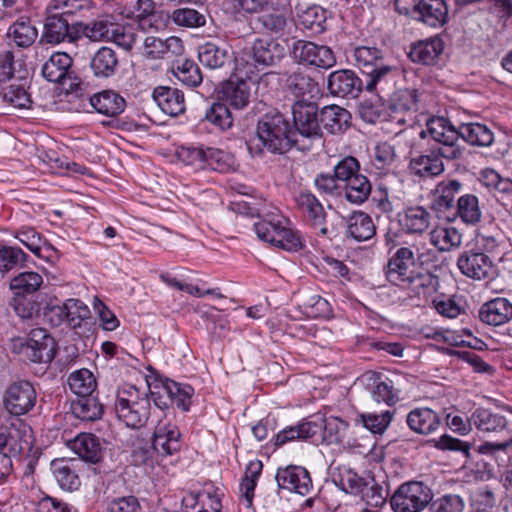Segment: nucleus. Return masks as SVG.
<instances>
[{"label": "nucleus", "mask_w": 512, "mask_h": 512, "mask_svg": "<svg viewBox=\"0 0 512 512\" xmlns=\"http://www.w3.org/2000/svg\"><path fill=\"white\" fill-rule=\"evenodd\" d=\"M356 66L366 76L364 90L384 93L394 81L393 67L385 62V53L376 46H358L353 51Z\"/></svg>", "instance_id": "f257e3e1"}, {"label": "nucleus", "mask_w": 512, "mask_h": 512, "mask_svg": "<svg viewBox=\"0 0 512 512\" xmlns=\"http://www.w3.org/2000/svg\"><path fill=\"white\" fill-rule=\"evenodd\" d=\"M470 422L481 432L486 433L496 441H487L482 444L479 451L482 453L504 451L512 446V431L508 427L506 418L488 409H476Z\"/></svg>", "instance_id": "f03ea898"}, {"label": "nucleus", "mask_w": 512, "mask_h": 512, "mask_svg": "<svg viewBox=\"0 0 512 512\" xmlns=\"http://www.w3.org/2000/svg\"><path fill=\"white\" fill-rule=\"evenodd\" d=\"M114 408L117 418L127 427L141 428L150 415V400L146 394L140 395L135 386L128 385L117 391Z\"/></svg>", "instance_id": "7ed1b4c3"}, {"label": "nucleus", "mask_w": 512, "mask_h": 512, "mask_svg": "<svg viewBox=\"0 0 512 512\" xmlns=\"http://www.w3.org/2000/svg\"><path fill=\"white\" fill-rule=\"evenodd\" d=\"M303 138L321 137V130H256L253 138L248 143L251 153H257L266 149L271 153H285L293 145L297 144V136Z\"/></svg>", "instance_id": "20e7f679"}, {"label": "nucleus", "mask_w": 512, "mask_h": 512, "mask_svg": "<svg viewBox=\"0 0 512 512\" xmlns=\"http://www.w3.org/2000/svg\"><path fill=\"white\" fill-rule=\"evenodd\" d=\"M394 6L399 14L432 28H440L448 21V7L444 0H394Z\"/></svg>", "instance_id": "39448f33"}, {"label": "nucleus", "mask_w": 512, "mask_h": 512, "mask_svg": "<svg viewBox=\"0 0 512 512\" xmlns=\"http://www.w3.org/2000/svg\"><path fill=\"white\" fill-rule=\"evenodd\" d=\"M254 228L259 239L283 250L296 252L304 246L301 234L289 227L285 219H264L255 223Z\"/></svg>", "instance_id": "423d86ee"}, {"label": "nucleus", "mask_w": 512, "mask_h": 512, "mask_svg": "<svg viewBox=\"0 0 512 512\" xmlns=\"http://www.w3.org/2000/svg\"><path fill=\"white\" fill-rule=\"evenodd\" d=\"M413 251L408 247L399 248L386 266V278L389 282L398 286L426 287L431 283L430 275H413L410 270L414 266Z\"/></svg>", "instance_id": "0eeeda50"}, {"label": "nucleus", "mask_w": 512, "mask_h": 512, "mask_svg": "<svg viewBox=\"0 0 512 512\" xmlns=\"http://www.w3.org/2000/svg\"><path fill=\"white\" fill-rule=\"evenodd\" d=\"M433 498L431 489L423 482L401 484L393 493L390 505L394 512H421Z\"/></svg>", "instance_id": "6e6552de"}, {"label": "nucleus", "mask_w": 512, "mask_h": 512, "mask_svg": "<svg viewBox=\"0 0 512 512\" xmlns=\"http://www.w3.org/2000/svg\"><path fill=\"white\" fill-rule=\"evenodd\" d=\"M293 23L292 12L286 0H274L258 17L261 30L277 37L289 35Z\"/></svg>", "instance_id": "1a4fd4ad"}, {"label": "nucleus", "mask_w": 512, "mask_h": 512, "mask_svg": "<svg viewBox=\"0 0 512 512\" xmlns=\"http://www.w3.org/2000/svg\"><path fill=\"white\" fill-rule=\"evenodd\" d=\"M292 55L297 62L318 68L328 69L336 63L334 53L328 46L305 40L293 43Z\"/></svg>", "instance_id": "9d476101"}, {"label": "nucleus", "mask_w": 512, "mask_h": 512, "mask_svg": "<svg viewBox=\"0 0 512 512\" xmlns=\"http://www.w3.org/2000/svg\"><path fill=\"white\" fill-rule=\"evenodd\" d=\"M21 353L30 361L49 363L55 355L54 339L42 328L31 330L26 343L21 344Z\"/></svg>", "instance_id": "9b49d317"}, {"label": "nucleus", "mask_w": 512, "mask_h": 512, "mask_svg": "<svg viewBox=\"0 0 512 512\" xmlns=\"http://www.w3.org/2000/svg\"><path fill=\"white\" fill-rule=\"evenodd\" d=\"M36 391L28 381L12 383L6 390L4 404L7 411L13 415H24L35 405Z\"/></svg>", "instance_id": "f8f14e48"}, {"label": "nucleus", "mask_w": 512, "mask_h": 512, "mask_svg": "<svg viewBox=\"0 0 512 512\" xmlns=\"http://www.w3.org/2000/svg\"><path fill=\"white\" fill-rule=\"evenodd\" d=\"M135 20L144 32L163 31L170 22V14L156 9L154 0H138L135 6Z\"/></svg>", "instance_id": "ddd939ff"}, {"label": "nucleus", "mask_w": 512, "mask_h": 512, "mask_svg": "<svg viewBox=\"0 0 512 512\" xmlns=\"http://www.w3.org/2000/svg\"><path fill=\"white\" fill-rule=\"evenodd\" d=\"M363 82L352 70H337L328 76L327 88L330 94L355 99L364 89Z\"/></svg>", "instance_id": "4468645a"}, {"label": "nucleus", "mask_w": 512, "mask_h": 512, "mask_svg": "<svg viewBox=\"0 0 512 512\" xmlns=\"http://www.w3.org/2000/svg\"><path fill=\"white\" fill-rule=\"evenodd\" d=\"M46 13L42 40L49 44H59L65 41L74 42L77 39L76 32L65 15L48 11Z\"/></svg>", "instance_id": "2eb2a0df"}, {"label": "nucleus", "mask_w": 512, "mask_h": 512, "mask_svg": "<svg viewBox=\"0 0 512 512\" xmlns=\"http://www.w3.org/2000/svg\"><path fill=\"white\" fill-rule=\"evenodd\" d=\"M276 481L281 489L307 495L312 488V480L308 471L301 466L289 465L285 468H278Z\"/></svg>", "instance_id": "dca6fc26"}, {"label": "nucleus", "mask_w": 512, "mask_h": 512, "mask_svg": "<svg viewBox=\"0 0 512 512\" xmlns=\"http://www.w3.org/2000/svg\"><path fill=\"white\" fill-rule=\"evenodd\" d=\"M180 436L176 425L166 418L160 419L153 433V449L163 456L172 455L180 449Z\"/></svg>", "instance_id": "f3484780"}, {"label": "nucleus", "mask_w": 512, "mask_h": 512, "mask_svg": "<svg viewBox=\"0 0 512 512\" xmlns=\"http://www.w3.org/2000/svg\"><path fill=\"white\" fill-rule=\"evenodd\" d=\"M183 51V42L176 36L168 37L165 40L147 36L143 41V55L149 59L171 58L181 55Z\"/></svg>", "instance_id": "a211bd4d"}, {"label": "nucleus", "mask_w": 512, "mask_h": 512, "mask_svg": "<svg viewBox=\"0 0 512 512\" xmlns=\"http://www.w3.org/2000/svg\"><path fill=\"white\" fill-rule=\"evenodd\" d=\"M459 270L467 277L481 280L487 278L492 271V261L484 253L466 252L457 261Z\"/></svg>", "instance_id": "6ab92c4d"}, {"label": "nucleus", "mask_w": 512, "mask_h": 512, "mask_svg": "<svg viewBox=\"0 0 512 512\" xmlns=\"http://www.w3.org/2000/svg\"><path fill=\"white\" fill-rule=\"evenodd\" d=\"M296 202L311 225L315 229L318 228L322 236H327L328 228L325 225L326 213L318 199L309 192H301L296 197Z\"/></svg>", "instance_id": "aec40b11"}, {"label": "nucleus", "mask_w": 512, "mask_h": 512, "mask_svg": "<svg viewBox=\"0 0 512 512\" xmlns=\"http://www.w3.org/2000/svg\"><path fill=\"white\" fill-rule=\"evenodd\" d=\"M418 102V94L415 89L399 90L394 99V103L390 107V121L396 125H404L408 118L412 119V111L416 110Z\"/></svg>", "instance_id": "412c9836"}, {"label": "nucleus", "mask_w": 512, "mask_h": 512, "mask_svg": "<svg viewBox=\"0 0 512 512\" xmlns=\"http://www.w3.org/2000/svg\"><path fill=\"white\" fill-rule=\"evenodd\" d=\"M479 318L488 325H503L512 319V304L501 297L487 301L479 310Z\"/></svg>", "instance_id": "4be33fe9"}, {"label": "nucleus", "mask_w": 512, "mask_h": 512, "mask_svg": "<svg viewBox=\"0 0 512 512\" xmlns=\"http://www.w3.org/2000/svg\"><path fill=\"white\" fill-rule=\"evenodd\" d=\"M253 59L257 64L272 66L285 56V47L273 38H258L252 46Z\"/></svg>", "instance_id": "5701e85b"}, {"label": "nucleus", "mask_w": 512, "mask_h": 512, "mask_svg": "<svg viewBox=\"0 0 512 512\" xmlns=\"http://www.w3.org/2000/svg\"><path fill=\"white\" fill-rule=\"evenodd\" d=\"M152 98L157 106L167 115L177 116L185 111V101L182 91L168 87H155Z\"/></svg>", "instance_id": "b1692460"}, {"label": "nucleus", "mask_w": 512, "mask_h": 512, "mask_svg": "<svg viewBox=\"0 0 512 512\" xmlns=\"http://www.w3.org/2000/svg\"><path fill=\"white\" fill-rule=\"evenodd\" d=\"M296 15L299 24L313 34H320L326 29V12L318 5L298 4Z\"/></svg>", "instance_id": "393cba45"}, {"label": "nucleus", "mask_w": 512, "mask_h": 512, "mask_svg": "<svg viewBox=\"0 0 512 512\" xmlns=\"http://www.w3.org/2000/svg\"><path fill=\"white\" fill-rule=\"evenodd\" d=\"M91 106L101 114L114 117L121 114L125 107V99L112 90H104L90 97Z\"/></svg>", "instance_id": "a878e982"}, {"label": "nucleus", "mask_w": 512, "mask_h": 512, "mask_svg": "<svg viewBox=\"0 0 512 512\" xmlns=\"http://www.w3.org/2000/svg\"><path fill=\"white\" fill-rule=\"evenodd\" d=\"M462 189L458 180H448L438 183L433 190L432 208L444 213L455 208L454 198Z\"/></svg>", "instance_id": "bb28decb"}, {"label": "nucleus", "mask_w": 512, "mask_h": 512, "mask_svg": "<svg viewBox=\"0 0 512 512\" xmlns=\"http://www.w3.org/2000/svg\"><path fill=\"white\" fill-rule=\"evenodd\" d=\"M72 58L64 52L53 53L42 66V75L49 82L60 83L68 75Z\"/></svg>", "instance_id": "cd10ccee"}, {"label": "nucleus", "mask_w": 512, "mask_h": 512, "mask_svg": "<svg viewBox=\"0 0 512 512\" xmlns=\"http://www.w3.org/2000/svg\"><path fill=\"white\" fill-rule=\"evenodd\" d=\"M407 424L419 434H430L441 424L440 417L430 408H416L407 415Z\"/></svg>", "instance_id": "c85d7f7f"}, {"label": "nucleus", "mask_w": 512, "mask_h": 512, "mask_svg": "<svg viewBox=\"0 0 512 512\" xmlns=\"http://www.w3.org/2000/svg\"><path fill=\"white\" fill-rule=\"evenodd\" d=\"M90 67L97 78H110L115 75L118 68V57L110 47H101L93 55Z\"/></svg>", "instance_id": "c756f323"}, {"label": "nucleus", "mask_w": 512, "mask_h": 512, "mask_svg": "<svg viewBox=\"0 0 512 512\" xmlns=\"http://www.w3.org/2000/svg\"><path fill=\"white\" fill-rule=\"evenodd\" d=\"M430 242L440 252H450L461 246L462 234L449 225L436 226L430 232Z\"/></svg>", "instance_id": "7c9ffc66"}, {"label": "nucleus", "mask_w": 512, "mask_h": 512, "mask_svg": "<svg viewBox=\"0 0 512 512\" xmlns=\"http://www.w3.org/2000/svg\"><path fill=\"white\" fill-rule=\"evenodd\" d=\"M427 132H432L433 140L440 144L437 151L441 157L452 160L462 156L458 140L463 130H428Z\"/></svg>", "instance_id": "2f4dec72"}, {"label": "nucleus", "mask_w": 512, "mask_h": 512, "mask_svg": "<svg viewBox=\"0 0 512 512\" xmlns=\"http://www.w3.org/2000/svg\"><path fill=\"white\" fill-rule=\"evenodd\" d=\"M222 98L236 108H243L250 97L249 83L237 77L229 78L222 87Z\"/></svg>", "instance_id": "473e14b6"}, {"label": "nucleus", "mask_w": 512, "mask_h": 512, "mask_svg": "<svg viewBox=\"0 0 512 512\" xmlns=\"http://www.w3.org/2000/svg\"><path fill=\"white\" fill-rule=\"evenodd\" d=\"M443 42L438 37H433L414 44L409 56L413 62L424 65L433 64L443 52Z\"/></svg>", "instance_id": "72a5a7b5"}, {"label": "nucleus", "mask_w": 512, "mask_h": 512, "mask_svg": "<svg viewBox=\"0 0 512 512\" xmlns=\"http://www.w3.org/2000/svg\"><path fill=\"white\" fill-rule=\"evenodd\" d=\"M320 423L304 420L295 426H289L280 431L275 438V445L282 446L289 441L307 440L319 432Z\"/></svg>", "instance_id": "f704fd0d"}, {"label": "nucleus", "mask_w": 512, "mask_h": 512, "mask_svg": "<svg viewBox=\"0 0 512 512\" xmlns=\"http://www.w3.org/2000/svg\"><path fill=\"white\" fill-rule=\"evenodd\" d=\"M71 449L87 462L97 463L102 457L99 439L90 433H82L71 442Z\"/></svg>", "instance_id": "c9c22d12"}, {"label": "nucleus", "mask_w": 512, "mask_h": 512, "mask_svg": "<svg viewBox=\"0 0 512 512\" xmlns=\"http://www.w3.org/2000/svg\"><path fill=\"white\" fill-rule=\"evenodd\" d=\"M71 410L76 418L84 422H94L103 415V405L93 395L78 397L71 403Z\"/></svg>", "instance_id": "e433bc0d"}, {"label": "nucleus", "mask_w": 512, "mask_h": 512, "mask_svg": "<svg viewBox=\"0 0 512 512\" xmlns=\"http://www.w3.org/2000/svg\"><path fill=\"white\" fill-rule=\"evenodd\" d=\"M409 170L415 176L430 178L440 175L444 171V164L440 155H421L410 161Z\"/></svg>", "instance_id": "4c0bfd02"}, {"label": "nucleus", "mask_w": 512, "mask_h": 512, "mask_svg": "<svg viewBox=\"0 0 512 512\" xmlns=\"http://www.w3.org/2000/svg\"><path fill=\"white\" fill-rule=\"evenodd\" d=\"M294 128H319L317 106L310 102L297 101L291 108Z\"/></svg>", "instance_id": "58836bf2"}, {"label": "nucleus", "mask_w": 512, "mask_h": 512, "mask_svg": "<svg viewBox=\"0 0 512 512\" xmlns=\"http://www.w3.org/2000/svg\"><path fill=\"white\" fill-rule=\"evenodd\" d=\"M198 59L205 67L217 69L229 60V52L225 46L206 42L198 48Z\"/></svg>", "instance_id": "ea45409f"}, {"label": "nucleus", "mask_w": 512, "mask_h": 512, "mask_svg": "<svg viewBox=\"0 0 512 512\" xmlns=\"http://www.w3.org/2000/svg\"><path fill=\"white\" fill-rule=\"evenodd\" d=\"M6 35L10 43L21 48H26L35 42L38 31L30 21L20 19L10 25Z\"/></svg>", "instance_id": "a19ab883"}, {"label": "nucleus", "mask_w": 512, "mask_h": 512, "mask_svg": "<svg viewBox=\"0 0 512 512\" xmlns=\"http://www.w3.org/2000/svg\"><path fill=\"white\" fill-rule=\"evenodd\" d=\"M375 232L376 227L368 214L356 212L349 217L347 233L355 240L359 242L369 240Z\"/></svg>", "instance_id": "79ce46f5"}, {"label": "nucleus", "mask_w": 512, "mask_h": 512, "mask_svg": "<svg viewBox=\"0 0 512 512\" xmlns=\"http://www.w3.org/2000/svg\"><path fill=\"white\" fill-rule=\"evenodd\" d=\"M70 390L78 397L90 396L97 387V382L88 369H79L72 372L67 379Z\"/></svg>", "instance_id": "37998d69"}, {"label": "nucleus", "mask_w": 512, "mask_h": 512, "mask_svg": "<svg viewBox=\"0 0 512 512\" xmlns=\"http://www.w3.org/2000/svg\"><path fill=\"white\" fill-rule=\"evenodd\" d=\"M51 469L60 487L65 490H76L80 486V479L72 464L64 459L52 461Z\"/></svg>", "instance_id": "c03bdc74"}, {"label": "nucleus", "mask_w": 512, "mask_h": 512, "mask_svg": "<svg viewBox=\"0 0 512 512\" xmlns=\"http://www.w3.org/2000/svg\"><path fill=\"white\" fill-rule=\"evenodd\" d=\"M351 114L348 110L338 105L325 106L319 114V128H343L348 127Z\"/></svg>", "instance_id": "a18cd8bd"}, {"label": "nucleus", "mask_w": 512, "mask_h": 512, "mask_svg": "<svg viewBox=\"0 0 512 512\" xmlns=\"http://www.w3.org/2000/svg\"><path fill=\"white\" fill-rule=\"evenodd\" d=\"M94 7L93 0H51L46 7V11L61 13L65 16H82Z\"/></svg>", "instance_id": "49530a36"}, {"label": "nucleus", "mask_w": 512, "mask_h": 512, "mask_svg": "<svg viewBox=\"0 0 512 512\" xmlns=\"http://www.w3.org/2000/svg\"><path fill=\"white\" fill-rule=\"evenodd\" d=\"M456 215L467 224H476L481 219L478 198L473 194H465L458 198L455 206Z\"/></svg>", "instance_id": "de8ad7c7"}, {"label": "nucleus", "mask_w": 512, "mask_h": 512, "mask_svg": "<svg viewBox=\"0 0 512 512\" xmlns=\"http://www.w3.org/2000/svg\"><path fill=\"white\" fill-rule=\"evenodd\" d=\"M371 194V184L368 178L358 174L349 179L345 185L346 199L353 204H362Z\"/></svg>", "instance_id": "09e8293b"}, {"label": "nucleus", "mask_w": 512, "mask_h": 512, "mask_svg": "<svg viewBox=\"0 0 512 512\" xmlns=\"http://www.w3.org/2000/svg\"><path fill=\"white\" fill-rule=\"evenodd\" d=\"M431 215L421 206L406 209L402 221L410 233H422L429 228Z\"/></svg>", "instance_id": "8fccbe9b"}, {"label": "nucleus", "mask_w": 512, "mask_h": 512, "mask_svg": "<svg viewBox=\"0 0 512 512\" xmlns=\"http://www.w3.org/2000/svg\"><path fill=\"white\" fill-rule=\"evenodd\" d=\"M285 87L296 97L312 94L316 89V83L308 75L302 72H293L283 76Z\"/></svg>", "instance_id": "3c124183"}, {"label": "nucleus", "mask_w": 512, "mask_h": 512, "mask_svg": "<svg viewBox=\"0 0 512 512\" xmlns=\"http://www.w3.org/2000/svg\"><path fill=\"white\" fill-rule=\"evenodd\" d=\"M371 397L375 403H384L389 407L395 405L399 400L398 391L392 383L382 381L380 378H375L372 382Z\"/></svg>", "instance_id": "603ef678"}, {"label": "nucleus", "mask_w": 512, "mask_h": 512, "mask_svg": "<svg viewBox=\"0 0 512 512\" xmlns=\"http://www.w3.org/2000/svg\"><path fill=\"white\" fill-rule=\"evenodd\" d=\"M43 282L42 276L36 272H23L14 277L10 288L16 294H30L37 291Z\"/></svg>", "instance_id": "864d4df0"}, {"label": "nucleus", "mask_w": 512, "mask_h": 512, "mask_svg": "<svg viewBox=\"0 0 512 512\" xmlns=\"http://www.w3.org/2000/svg\"><path fill=\"white\" fill-rule=\"evenodd\" d=\"M204 119L211 125L219 128H231L233 125V115L229 108L223 103H213L206 109Z\"/></svg>", "instance_id": "5fc2aeb1"}, {"label": "nucleus", "mask_w": 512, "mask_h": 512, "mask_svg": "<svg viewBox=\"0 0 512 512\" xmlns=\"http://www.w3.org/2000/svg\"><path fill=\"white\" fill-rule=\"evenodd\" d=\"M27 259L20 248L11 246H2L0 248V272L6 273L10 270L22 266Z\"/></svg>", "instance_id": "6e6d98bb"}, {"label": "nucleus", "mask_w": 512, "mask_h": 512, "mask_svg": "<svg viewBox=\"0 0 512 512\" xmlns=\"http://www.w3.org/2000/svg\"><path fill=\"white\" fill-rule=\"evenodd\" d=\"M176 392H178V383L170 379H165L155 385L153 390L150 391V394L155 405L163 409L170 406L171 397Z\"/></svg>", "instance_id": "4d7b16f0"}, {"label": "nucleus", "mask_w": 512, "mask_h": 512, "mask_svg": "<svg viewBox=\"0 0 512 512\" xmlns=\"http://www.w3.org/2000/svg\"><path fill=\"white\" fill-rule=\"evenodd\" d=\"M176 78L189 87H196L202 82L199 67L191 60H184L174 70Z\"/></svg>", "instance_id": "13d9d810"}, {"label": "nucleus", "mask_w": 512, "mask_h": 512, "mask_svg": "<svg viewBox=\"0 0 512 512\" xmlns=\"http://www.w3.org/2000/svg\"><path fill=\"white\" fill-rule=\"evenodd\" d=\"M263 465L259 460L251 461L246 468L245 477L242 480L241 488L244 491L243 495L248 503L252 505L256 481L262 471Z\"/></svg>", "instance_id": "bf43d9fd"}, {"label": "nucleus", "mask_w": 512, "mask_h": 512, "mask_svg": "<svg viewBox=\"0 0 512 512\" xmlns=\"http://www.w3.org/2000/svg\"><path fill=\"white\" fill-rule=\"evenodd\" d=\"M204 163L210 166L213 170L224 173L231 169L234 159L230 154L223 150L208 147L205 149Z\"/></svg>", "instance_id": "052dcab7"}, {"label": "nucleus", "mask_w": 512, "mask_h": 512, "mask_svg": "<svg viewBox=\"0 0 512 512\" xmlns=\"http://www.w3.org/2000/svg\"><path fill=\"white\" fill-rule=\"evenodd\" d=\"M170 20L178 26L187 28H197L205 24L204 15L190 8L176 9L170 15Z\"/></svg>", "instance_id": "680f3d73"}, {"label": "nucleus", "mask_w": 512, "mask_h": 512, "mask_svg": "<svg viewBox=\"0 0 512 512\" xmlns=\"http://www.w3.org/2000/svg\"><path fill=\"white\" fill-rule=\"evenodd\" d=\"M393 418V413L384 411L380 414L367 413L361 414L360 419L365 428L374 434H382L388 428Z\"/></svg>", "instance_id": "e2e57ef3"}, {"label": "nucleus", "mask_w": 512, "mask_h": 512, "mask_svg": "<svg viewBox=\"0 0 512 512\" xmlns=\"http://www.w3.org/2000/svg\"><path fill=\"white\" fill-rule=\"evenodd\" d=\"M311 422L320 423L319 431H324V439L328 440L329 442L336 441L337 435L341 430H344L346 426V424L337 417L325 418L321 415L313 416Z\"/></svg>", "instance_id": "0e129e2a"}, {"label": "nucleus", "mask_w": 512, "mask_h": 512, "mask_svg": "<svg viewBox=\"0 0 512 512\" xmlns=\"http://www.w3.org/2000/svg\"><path fill=\"white\" fill-rule=\"evenodd\" d=\"M339 483L344 492L352 495H360L367 483V480L360 477L351 469H346L341 473Z\"/></svg>", "instance_id": "69168bd1"}, {"label": "nucleus", "mask_w": 512, "mask_h": 512, "mask_svg": "<svg viewBox=\"0 0 512 512\" xmlns=\"http://www.w3.org/2000/svg\"><path fill=\"white\" fill-rule=\"evenodd\" d=\"M465 508L463 498L456 494H447L437 500L431 505L432 512H462Z\"/></svg>", "instance_id": "338daca9"}, {"label": "nucleus", "mask_w": 512, "mask_h": 512, "mask_svg": "<svg viewBox=\"0 0 512 512\" xmlns=\"http://www.w3.org/2000/svg\"><path fill=\"white\" fill-rule=\"evenodd\" d=\"M360 496L368 506L374 508L381 507L386 500L383 488L378 485L374 479L367 481L363 491L360 493Z\"/></svg>", "instance_id": "774afa93"}]
</instances>
